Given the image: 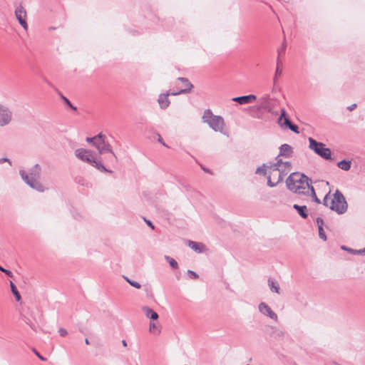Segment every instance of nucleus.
<instances>
[{
  "label": "nucleus",
  "mask_w": 365,
  "mask_h": 365,
  "mask_svg": "<svg viewBox=\"0 0 365 365\" xmlns=\"http://www.w3.org/2000/svg\"><path fill=\"white\" fill-rule=\"evenodd\" d=\"M292 169V165L289 162H284L282 160H277L275 163L270 165H263L259 167L256 173L259 175H267V185L274 187L279 184Z\"/></svg>",
  "instance_id": "obj_1"
},
{
  "label": "nucleus",
  "mask_w": 365,
  "mask_h": 365,
  "mask_svg": "<svg viewBox=\"0 0 365 365\" xmlns=\"http://www.w3.org/2000/svg\"><path fill=\"white\" fill-rule=\"evenodd\" d=\"M86 141L91 144L98 150L99 155H107L105 157L106 163L115 165L118 162V158L113 152L110 144L106 140L105 135L99 133L93 138H86Z\"/></svg>",
  "instance_id": "obj_2"
},
{
  "label": "nucleus",
  "mask_w": 365,
  "mask_h": 365,
  "mask_svg": "<svg viewBox=\"0 0 365 365\" xmlns=\"http://www.w3.org/2000/svg\"><path fill=\"white\" fill-rule=\"evenodd\" d=\"M311 180L304 174L296 172L291 173L286 180L289 190L299 195H309L311 187Z\"/></svg>",
  "instance_id": "obj_3"
},
{
  "label": "nucleus",
  "mask_w": 365,
  "mask_h": 365,
  "mask_svg": "<svg viewBox=\"0 0 365 365\" xmlns=\"http://www.w3.org/2000/svg\"><path fill=\"white\" fill-rule=\"evenodd\" d=\"M202 120L214 131L227 135L225 119L221 115H215L210 109L204 110Z\"/></svg>",
  "instance_id": "obj_4"
},
{
  "label": "nucleus",
  "mask_w": 365,
  "mask_h": 365,
  "mask_svg": "<svg viewBox=\"0 0 365 365\" xmlns=\"http://www.w3.org/2000/svg\"><path fill=\"white\" fill-rule=\"evenodd\" d=\"M75 156L81 161L96 168L101 172H110L103 165L101 160H98L91 150L86 148H77L74 151Z\"/></svg>",
  "instance_id": "obj_5"
},
{
  "label": "nucleus",
  "mask_w": 365,
  "mask_h": 365,
  "mask_svg": "<svg viewBox=\"0 0 365 365\" xmlns=\"http://www.w3.org/2000/svg\"><path fill=\"white\" fill-rule=\"evenodd\" d=\"M330 192L324 198V205L338 214H343L347 210V202L343 194L338 190L334 193L332 197H329Z\"/></svg>",
  "instance_id": "obj_6"
},
{
  "label": "nucleus",
  "mask_w": 365,
  "mask_h": 365,
  "mask_svg": "<svg viewBox=\"0 0 365 365\" xmlns=\"http://www.w3.org/2000/svg\"><path fill=\"white\" fill-rule=\"evenodd\" d=\"M41 172V168L38 164L34 165L29 174L25 170H20L19 174L23 180L28 184L31 187L38 191L43 192L44 190L43 186L39 182Z\"/></svg>",
  "instance_id": "obj_7"
},
{
  "label": "nucleus",
  "mask_w": 365,
  "mask_h": 365,
  "mask_svg": "<svg viewBox=\"0 0 365 365\" xmlns=\"http://www.w3.org/2000/svg\"><path fill=\"white\" fill-rule=\"evenodd\" d=\"M309 148L314 150L317 155L322 158L329 160L331 159V152L329 148H325V145L314 140L312 138H309Z\"/></svg>",
  "instance_id": "obj_8"
},
{
  "label": "nucleus",
  "mask_w": 365,
  "mask_h": 365,
  "mask_svg": "<svg viewBox=\"0 0 365 365\" xmlns=\"http://www.w3.org/2000/svg\"><path fill=\"white\" fill-rule=\"evenodd\" d=\"M278 123L282 128H289L292 131L299 133L298 126L292 124L288 117L284 109L281 110V114L278 119Z\"/></svg>",
  "instance_id": "obj_9"
},
{
  "label": "nucleus",
  "mask_w": 365,
  "mask_h": 365,
  "mask_svg": "<svg viewBox=\"0 0 365 365\" xmlns=\"http://www.w3.org/2000/svg\"><path fill=\"white\" fill-rule=\"evenodd\" d=\"M11 120L12 112L8 107L0 104V126L9 125Z\"/></svg>",
  "instance_id": "obj_10"
},
{
  "label": "nucleus",
  "mask_w": 365,
  "mask_h": 365,
  "mask_svg": "<svg viewBox=\"0 0 365 365\" xmlns=\"http://www.w3.org/2000/svg\"><path fill=\"white\" fill-rule=\"evenodd\" d=\"M15 16L21 26L26 31L28 24L26 20V12L22 6H19L15 9Z\"/></svg>",
  "instance_id": "obj_11"
},
{
  "label": "nucleus",
  "mask_w": 365,
  "mask_h": 365,
  "mask_svg": "<svg viewBox=\"0 0 365 365\" xmlns=\"http://www.w3.org/2000/svg\"><path fill=\"white\" fill-rule=\"evenodd\" d=\"M259 311L264 316L269 317L270 319L277 322L278 317L275 312L264 302H261L258 306Z\"/></svg>",
  "instance_id": "obj_12"
},
{
  "label": "nucleus",
  "mask_w": 365,
  "mask_h": 365,
  "mask_svg": "<svg viewBox=\"0 0 365 365\" xmlns=\"http://www.w3.org/2000/svg\"><path fill=\"white\" fill-rule=\"evenodd\" d=\"M178 80L182 83L184 88H181L180 91H177V92L172 93L171 95H173V96H176V95H179L181 93H188L192 87V85L188 81L187 79L184 78H178Z\"/></svg>",
  "instance_id": "obj_13"
},
{
  "label": "nucleus",
  "mask_w": 365,
  "mask_h": 365,
  "mask_svg": "<svg viewBox=\"0 0 365 365\" xmlns=\"http://www.w3.org/2000/svg\"><path fill=\"white\" fill-rule=\"evenodd\" d=\"M257 97L255 95L243 96L240 97H235L232 98L233 101L237 102L241 105L252 103L256 100Z\"/></svg>",
  "instance_id": "obj_14"
},
{
  "label": "nucleus",
  "mask_w": 365,
  "mask_h": 365,
  "mask_svg": "<svg viewBox=\"0 0 365 365\" xmlns=\"http://www.w3.org/2000/svg\"><path fill=\"white\" fill-rule=\"evenodd\" d=\"M148 331L155 336H159L161 333V325L156 321H150L149 323Z\"/></svg>",
  "instance_id": "obj_15"
},
{
  "label": "nucleus",
  "mask_w": 365,
  "mask_h": 365,
  "mask_svg": "<svg viewBox=\"0 0 365 365\" xmlns=\"http://www.w3.org/2000/svg\"><path fill=\"white\" fill-rule=\"evenodd\" d=\"M188 246L197 253H202L207 250L205 245L201 242L189 241Z\"/></svg>",
  "instance_id": "obj_16"
},
{
  "label": "nucleus",
  "mask_w": 365,
  "mask_h": 365,
  "mask_svg": "<svg viewBox=\"0 0 365 365\" xmlns=\"http://www.w3.org/2000/svg\"><path fill=\"white\" fill-rule=\"evenodd\" d=\"M170 93L160 94L158 97V102L161 108L164 109L168 107L170 105V101L168 99V96Z\"/></svg>",
  "instance_id": "obj_17"
},
{
  "label": "nucleus",
  "mask_w": 365,
  "mask_h": 365,
  "mask_svg": "<svg viewBox=\"0 0 365 365\" xmlns=\"http://www.w3.org/2000/svg\"><path fill=\"white\" fill-rule=\"evenodd\" d=\"M143 311L145 315L150 319L152 321H156L158 319V314L157 312L153 311L151 308L148 307H143Z\"/></svg>",
  "instance_id": "obj_18"
},
{
  "label": "nucleus",
  "mask_w": 365,
  "mask_h": 365,
  "mask_svg": "<svg viewBox=\"0 0 365 365\" xmlns=\"http://www.w3.org/2000/svg\"><path fill=\"white\" fill-rule=\"evenodd\" d=\"M292 153V148L288 144H283L279 148V155L290 157Z\"/></svg>",
  "instance_id": "obj_19"
},
{
  "label": "nucleus",
  "mask_w": 365,
  "mask_h": 365,
  "mask_svg": "<svg viewBox=\"0 0 365 365\" xmlns=\"http://www.w3.org/2000/svg\"><path fill=\"white\" fill-rule=\"evenodd\" d=\"M293 207L298 212L299 215L303 217H307V209L306 206H300L298 205H294Z\"/></svg>",
  "instance_id": "obj_20"
},
{
  "label": "nucleus",
  "mask_w": 365,
  "mask_h": 365,
  "mask_svg": "<svg viewBox=\"0 0 365 365\" xmlns=\"http://www.w3.org/2000/svg\"><path fill=\"white\" fill-rule=\"evenodd\" d=\"M268 285L272 292L275 293L279 292V285L274 279H269L268 280Z\"/></svg>",
  "instance_id": "obj_21"
},
{
  "label": "nucleus",
  "mask_w": 365,
  "mask_h": 365,
  "mask_svg": "<svg viewBox=\"0 0 365 365\" xmlns=\"http://www.w3.org/2000/svg\"><path fill=\"white\" fill-rule=\"evenodd\" d=\"M351 162L349 160H343L337 163V166L345 171L349 170L351 168Z\"/></svg>",
  "instance_id": "obj_22"
},
{
  "label": "nucleus",
  "mask_w": 365,
  "mask_h": 365,
  "mask_svg": "<svg viewBox=\"0 0 365 365\" xmlns=\"http://www.w3.org/2000/svg\"><path fill=\"white\" fill-rule=\"evenodd\" d=\"M10 287H11V290L13 294L15 297L16 300L17 302H19L21 299V295H20L19 292H18L15 284L11 281L10 282Z\"/></svg>",
  "instance_id": "obj_23"
},
{
  "label": "nucleus",
  "mask_w": 365,
  "mask_h": 365,
  "mask_svg": "<svg viewBox=\"0 0 365 365\" xmlns=\"http://www.w3.org/2000/svg\"><path fill=\"white\" fill-rule=\"evenodd\" d=\"M308 195L312 196L314 201L316 202L317 203L319 204L321 202L320 200L317 197L313 187H311L310 192H309Z\"/></svg>",
  "instance_id": "obj_24"
},
{
  "label": "nucleus",
  "mask_w": 365,
  "mask_h": 365,
  "mask_svg": "<svg viewBox=\"0 0 365 365\" xmlns=\"http://www.w3.org/2000/svg\"><path fill=\"white\" fill-rule=\"evenodd\" d=\"M165 259H167V261L168 262V263L173 268H174V269L178 268V262L174 259H173L170 257H165Z\"/></svg>",
  "instance_id": "obj_25"
},
{
  "label": "nucleus",
  "mask_w": 365,
  "mask_h": 365,
  "mask_svg": "<svg viewBox=\"0 0 365 365\" xmlns=\"http://www.w3.org/2000/svg\"><path fill=\"white\" fill-rule=\"evenodd\" d=\"M279 64L280 62L279 61V58L277 59V65L275 71V77L274 79L277 78V77L280 76L282 75V70L279 68Z\"/></svg>",
  "instance_id": "obj_26"
},
{
  "label": "nucleus",
  "mask_w": 365,
  "mask_h": 365,
  "mask_svg": "<svg viewBox=\"0 0 365 365\" xmlns=\"http://www.w3.org/2000/svg\"><path fill=\"white\" fill-rule=\"evenodd\" d=\"M319 236L322 240H323L324 241L327 240V237H326V235H325L323 227L319 228Z\"/></svg>",
  "instance_id": "obj_27"
},
{
  "label": "nucleus",
  "mask_w": 365,
  "mask_h": 365,
  "mask_svg": "<svg viewBox=\"0 0 365 365\" xmlns=\"http://www.w3.org/2000/svg\"><path fill=\"white\" fill-rule=\"evenodd\" d=\"M129 284L137 289H140L141 287V285L138 282L131 280L130 282H129Z\"/></svg>",
  "instance_id": "obj_28"
},
{
  "label": "nucleus",
  "mask_w": 365,
  "mask_h": 365,
  "mask_svg": "<svg viewBox=\"0 0 365 365\" xmlns=\"http://www.w3.org/2000/svg\"><path fill=\"white\" fill-rule=\"evenodd\" d=\"M260 102H261V108H265V105L267 103V97H263V98H261L259 99Z\"/></svg>",
  "instance_id": "obj_29"
},
{
  "label": "nucleus",
  "mask_w": 365,
  "mask_h": 365,
  "mask_svg": "<svg viewBox=\"0 0 365 365\" xmlns=\"http://www.w3.org/2000/svg\"><path fill=\"white\" fill-rule=\"evenodd\" d=\"M1 272H4L6 275L12 277H13V274L12 272L10 271V270H8V269H6L3 267L1 268L0 269Z\"/></svg>",
  "instance_id": "obj_30"
},
{
  "label": "nucleus",
  "mask_w": 365,
  "mask_h": 365,
  "mask_svg": "<svg viewBox=\"0 0 365 365\" xmlns=\"http://www.w3.org/2000/svg\"><path fill=\"white\" fill-rule=\"evenodd\" d=\"M58 332H59V334L61 336H65L68 334L67 331L65 329H63V328H60L59 330H58Z\"/></svg>",
  "instance_id": "obj_31"
},
{
  "label": "nucleus",
  "mask_w": 365,
  "mask_h": 365,
  "mask_svg": "<svg viewBox=\"0 0 365 365\" xmlns=\"http://www.w3.org/2000/svg\"><path fill=\"white\" fill-rule=\"evenodd\" d=\"M8 163L10 165H11V160L9 158H0V164L1 163Z\"/></svg>",
  "instance_id": "obj_32"
},
{
  "label": "nucleus",
  "mask_w": 365,
  "mask_h": 365,
  "mask_svg": "<svg viewBox=\"0 0 365 365\" xmlns=\"http://www.w3.org/2000/svg\"><path fill=\"white\" fill-rule=\"evenodd\" d=\"M317 225H318V229L319 227H323L324 222H323V220H322V218L318 217L317 219Z\"/></svg>",
  "instance_id": "obj_33"
},
{
  "label": "nucleus",
  "mask_w": 365,
  "mask_h": 365,
  "mask_svg": "<svg viewBox=\"0 0 365 365\" xmlns=\"http://www.w3.org/2000/svg\"><path fill=\"white\" fill-rule=\"evenodd\" d=\"M188 274H190L191 275V277L193 278V279H197L198 278V274L197 273H195V272L193 271H191V270H188Z\"/></svg>",
  "instance_id": "obj_34"
},
{
  "label": "nucleus",
  "mask_w": 365,
  "mask_h": 365,
  "mask_svg": "<svg viewBox=\"0 0 365 365\" xmlns=\"http://www.w3.org/2000/svg\"><path fill=\"white\" fill-rule=\"evenodd\" d=\"M361 251H362V250H349V252L351 253H354V254H363V252H361Z\"/></svg>",
  "instance_id": "obj_35"
},
{
  "label": "nucleus",
  "mask_w": 365,
  "mask_h": 365,
  "mask_svg": "<svg viewBox=\"0 0 365 365\" xmlns=\"http://www.w3.org/2000/svg\"><path fill=\"white\" fill-rule=\"evenodd\" d=\"M356 104L354 103V104H352V105L349 106L348 107V109H349V110H353L354 109H355V108H356Z\"/></svg>",
  "instance_id": "obj_36"
},
{
  "label": "nucleus",
  "mask_w": 365,
  "mask_h": 365,
  "mask_svg": "<svg viewBox=\"0 0 365 365\" xmlns=\"http://www.w3.org/2000/svg\"><path fill=\"white\" fill-rule=\"evenodd\" d=\"M158 141L160 142L162 144V142H164L163 140L162 137L160 135H158Z\"/></svg>",
  "instance_id": "obj_37"
},
{
  "label": "nucleus",
  "mask_w": 365,
  "mask_h": 365,
  "mask_svg": "<svg viewBox=\"0 0 365 365\" xmlns=\"http://www.w3.org/2000/svg\"><path fill=\"white\" fill-rule=\"evenodd\" d=\"M147 224L152 228L154 229V226L150 221H146Z\"/></svg>",
  "instance_id": "obj_38"
},
{
  "label": "nucleus",
  "mask_w": 365,
  "mask_h": 365,
  "mask_svg": "<svg viewBox=\"0 0 365 365\" xmlns=\"http://www.w3.org/2000/svg\"><path fill=\"white\" fill-rule=\"evenodd\" d=\"M201 168H202V169L205 172H206V173H210V171L208 169H207V168H204V167H202V166H201Z\"/></svg>",
  "instance_id": "obj_39"
},
{
  "label": "nucleus",
  "mask_w": 365,
  "mask_h": 365,
  "mask_svg": "<svg viewBox=\"0 0 365 365\" xmlns=\"http://www.w3.org/2000/svg\"><path fill=\"white\" fill-rule=\"evenodd\" d=\"M63 99L66 101V103H68L71 107H72V108H73V106H72V105L71 104L70 101H69L67 98H63Z\"/></svg>",
  "instance_id": "obj_40"
},
{
  "label": "nucleus",
  "mask_w": 365,
  "mask_h": 365,
  "mask_svg": "<svg viewBox=\"0 0 365 365\" xmlns=\"http://www.w3.org/2000/svg\"><path fill=\"white\" fill-rule=\"evenodd\" d=\"M36 354H37V356H38V358H39L40 359H41L42 361H44V360H45V359H44L43 357H42L41 356H40L38 353H36Z\"/></svg>",
  "instance_id": "obj_41"
},
{
  "label": "nucleus",
  "mask_w": 365,
  "mask_h": 365,
  "mask_svg": "<svg viewBox=\"0 0 365 365\" xmlns=\"http://www.w3.org/2000/svg\"><path fill=\"white\" fill-rule=\"evenodd\" d=\"M124 279L129 283V282H130L131 280L128 278L127 277H124Z\"/></svg>",
  "instance_id": "obj_42"
},
{
  "label": "nucleus",
  "mask_w": 365,
  "mask_h": 365,
  "mask_svg": "<svg viewBox=\"0 0 365 365\" xmlns=\"http://www.w3.org/2000/svg\"><path fill=\"white\" fill-rule=\"evenodd\" d=\"M85 342H86V344H89V341H88V339H85Z\"/></svg>",
  "instance_id": "obj_43"
},
{
  "label": "nucleus",
  "mask_w": 365,
  "mask_h": 365,
  "mask_svg": "<svg viewBox=\"0 0 365 365\" xmlns=\"http://www.w3.org/2000/svg\"><path fill=\"white\" fill-rule=\"evenodd\" d=\"M122 343H123V346H125L127 345L126 341L125 340H123L122 341Z\"/></svg>",
  "instance_id": "obj_44"
},
{
  "label": "nucleus",
  "mask_w": 365,
  "mask_h": 365,
  "mask_svg": "<svg viewBox=\"0 0 365 365\" xmlns=\"http://www.w3.org/2000/svg\"><path fill=\"white\" fill-rule=\"evenodd\" d=\"M162 145L168 148V145L165 143V142H162Z\"/></svg>",
  "instance_id": "obj_45"
},
{
  "label": "nucleus",
  "mask_w": 365,
  "mask_h": 365,
  "mask_svg": "<svg viewBox=\"0 0 365 365\" xmlns=\"http://www.w3.org/2000/svg\"><path fill=\"white\" fill-rule=\"evenodd\" d=\"M341 248H342L343 250H349L348 249H346V248L345 247H344V246H343Z\"/></svg>",
  "instance_id": "obj_46"
},
{
  "label": "nucleus",
  "mask_w": 365,
  "mask_h": 365,
  "mask_svg": "<svg viewBox=\"0 0 365 365\" xmlns=\"http://www.w3.org/2000/svg\"><path fill=\"white\" fill-rule=\"evenodd\" d=\"M361 252H363V254H364V255H365V248H364V249H362V251H361Z\"/></svg>",
  "instance_id": "obj_47"
}]
</instances>
